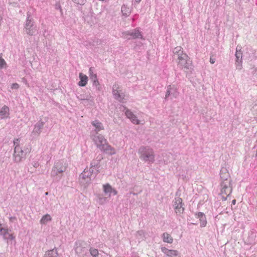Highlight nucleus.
<instances>
[{
  "mask_svg": "<svg viewBox=\"0 0 257 257\" xmlns=\"http://www.w3.org/2000/svg\"><path fill=\"white\" fill-rule=\"evenodd\" d=\"M52 217L50 214H47L42 216L40 222L42 224H46L48 222L51 221Z\"/></svg>",
  "mask_w": 257,
  "mask_h": 257,
  "instance_id": "obj_27",
  "label": "nucleus"
},
{
  "mask_svg": "<svg viewBox=\"0 0 257 257\" xmlns=\"http://www.w3.org/2000/svg\"><path fill=\"white\" fill-rule=\"evenodd\" d=\"M103 191L105 194H110L112 191V187L109 184H106L103 185Z\"/></svg>",
  "mask_w": 257,
  "mask_h": 257,
  "instance_id": "obj_29",
  "label": "nucleus"
},
{
  "mask_svg": "<svg viewBox=\"0 0 257 257\" xmlns=\"http://www.w3.org/2000/svg\"><path fill=\"white\" fill-rule=\"evenodd\" d=\"M10 220L11 221H13L14 220H16V218L15 217H11L10 218Z\"/></svg>",
  "mask_w": 257,
  "mask_h": 257,
  "instance_id": "obj_49",
  "label": "nucleus"
},
{
  "mask_svg": "<svg viewBox=\"0 0 257 257\" xmlns=\"http://www.w3.org/2000/svg\"><path fill=\"white\" fill-rule=\"evenodd\" d=\"M90 253L93 257H97L98 255V251L97 249L92 247L89 249Z\"/></svg>",
  "mask_w": 257,
  "mask_h": 257,
  "instance_id": "obj_32",
  "label": "nucleus"
},
{
  "mask_svg": "<svg viewBox=\"0 0 257 257\" xmlns=\"http://www.w3.org/2000/svg\"><path fill=\"white\" fill-rule=\"evenodd\" d=\"M220 175L222 181H231L230 180L229 174L226 168H223L221 169Z\"/></svg>",
  "mask_w": 257,
  "mask_h": 257,
  "instance_id": "obj_20",
  "label": "nucleus"
},
{
  "mask_svg": "<svg viewBox=\"0 0 257 257\" xmlns=\"http://www.w3.org/2000/svg\"><path fill=\"white\" fill-rule=\"evenodd\" d=\"M215 62V59L214 58L210 57V62L211 64H214Z\"/></svg>",
  "mask_w": 257,
  "mask_h": 257,
  "instance_id": "obj_44",
  "label": "nucleus"
},
{
  "mask_svg": "<svg viewBox=\"0 0 257 257\" xmlns=\"http://www.w3.org/2000/svg\"><path fill=\"white\" fill-rule=\"evenodd\" d=\"M91 172H88V168L84 169L83 172L80 175L79 181L81 184L87 186L91 183Z\"/></svg>",
  "mask_w": 257,
  "mask_h": 257,
  "instance_id": "obj_8",
  "label": "nucleus"
},
{
  "mask_svg": "<svg viewBox=\"0 0 257 257\" xmlns=\"http://www.w3.org/2000/svg\"><path fill=\"white\" fill-rule=\"evenodd\" d=\"M19 87V84L17 83H13L11 85V88L13 89H18Z\"/></svg>",
  "mask_w": 257,
  "mask_h": 257,
  "instance_id": "obj_40",
  "label": "nucleus"
},
{
  "mask_svg": "<svg viewBox=\"0 0 257 257\" xmlns=\"http://www.w3.org/2000/svg\"><path fill=\"white\" fill-rule=\"evenodd\" d=\"M91 138L97 148L101 151L110 155L116 154L115 149L108 144L107 140L102 135L98 134H91Z\"/></svg>",
  "mask_w": 257,
  "mask_h": 257,
  "instance_id": "obj_1",
  "label": "nucleus"
},
{
  "mask_svg": "<svg viewBox=\"0 0 257 257\" xmlns=\"http://www.w3.org/2000/svg\"><path fill=\"white\" fill-rule=\"evenodd\" d=\"M111 193H112L114 195H115L117 194V192L116 190H115L114 188H112V191Z\"/></svg>",
  "mask_w": 257,
  "mask_h": 257,
  "instance_id": "obj_47",
  "label": "nucleus"
},
{
  "mask_svg": "<svg viewBox=\"0 0 257 257\" xmlns=\"http://www.w3.org/2000/svg\"><path fill=\"white\" fill-rule=\"evenodd\" d=\"M162 237L163 238V240L165 242L172 243L173 241V238L168 233L165 232L162 234Z\"/></svg>",
  "mask_w": 257,
  "mask_h": 257,
  "instance_id": "obj_26",
  "label": "nucleus"
},
{
  "mask_svg": "<svg viewBox=\"0 0 257 257\" xmlns=\"http://www.w3.org/2000/svg\"><path fill=\"white\" fill-rule=\"evenodd\" d=\"M1 226L2 225L0 224V234L3 236L5 239L13 240L15 238L12 234L9 233L8 229L3 228Z\"/></svg>",
  "mask_w": 257,
  "mask_h": 257,
  "instance_id": "obj_18",
  "label": "nucleus"
},
{
  "mask_svg": "<svg viewBox=\"0 0 257 257\" xmlns=\"http://www.w3.org/2000/svg\"><path fill=\"white\" fill-rule=\"evenodd\" d=\"M24 30L26 33L30 36L35 35L38 29L36 26H34V22L33 18L29 15H27V18L25 24Z\"/></svg>",
  "mask_w": 257,
  "mask_h": 257,
  "instance_id": "obj_5",
  "label": "nucleus"
},
{
  "mask_svg": "<svg viewBox=\"0 0 257 257\" xmlns=\"http://www.w3.org/2000/svg\"><path fill=\"white\" fill-rule=\"evenodd\" d=\"M90 80L92 81V83L94 81L96 82V81L98 80L96 74H91V75L90 76Z\"/></svg>",
  "mask_w": 257,
  "mask_h": 257,
  "instance_id": "obj_39",
  "label": "nucleus"
},
{
  "mask_svg": "<svg viewBox=\"0 0 257 257\" xmlns=\"http://www.w3.org/2000/svg\"><path fill=\"white\" fill-rule=\"evenodd\" d=\"M179 94L176 87L174 85H170L167 87L165 99H167L169 97L171 99L176 98Z\"/></svg>",
  "mask_w": 257,
  "mask_h": 257,
  "instance_id": "obj_10",
  "label": "nucleus"
},
{
  "mask_svg": "<svg viewBox=\"0 0 257 257\" xmlns=\"http://www.w3.org/2000/svg\"><path fill=\"white\" fill-rule=\"evenodd\" d=\"M93 168H90L89 169H88V172H91V175H92V174L93 173Z\"/></svg>",
  "mask_w": 257,
  "mask_h": 257,
  "instance_id": "obj_46",
  "label": "nucleus"
},
{
  "mask_svg": "<svg viewBox=\"0 0 257 257\" xmlns=\"http://www.w3.org/2000/svg\"><path fill=\"white\" fill-rule=\"evenodd\" d=\"M141 0H135V3H139L141 2Z\"/></svg>",
  "mask_w": 257,
  "mask_h": 257,
  "instance_id": "obj_51",
  "label": "nucleus"
},
{
  "mask_svg": "<svg viewBox=\"0 0 257 257\" xmlns=\"http://www.w3.org/2000/svg\"><path fill=\"white\" fill-rule=\"evenodd\" d=\"M44 257H58L57 251L55 249L48 250L46 252Z\"/></svg>",
  "mask_w": 257,
  "mask_h": 257,
  "instance_id": "obj_28",
  "label": "nucleus"
},
{
  "mask_svg": "<svg viewBox=\"0 0 257 257\" xmlns=\"http://www.w3.org/2000/svg\"><path fill=\"white\" fill-rule=\"evenodd\" d=\"M81 103H82L84 105H92L93 102V103H89L87 101H81Z\"/></svg>",
  "mask_w": 257,
  "mask_h": 257,
  "instance_id": "obj_43",
  "label": "nucleus"
},
{
  "mask_svg": "<svg viewBox=\"0 0 257 257\" xmlns=\"http://www.w3.org/2000/svg\"><path fill=\"white\" fill-rule=\"evenodd\" d=\"M121 12L123 15L127 16L131 13V10L127 6L123 5L121 7Z\"/></svg>",
  "mask_w": 257,
  "mask_h": 257,
  "instance_id": "obj_31",
  "label": "nucleus"
},
{
  "mask_svg": "<svg viewBox=\"0 0 257 257\" xmlns=\"http://www.w3.org/2000/svg\"><path fill=\"white\" fill-rule=\"evenodd\" d=\"M235 203H236V200L233 199V200L232 201V204H233V205H234V204H235Z\"/></svg>",
  "mask_w": 257,
  "mask_h": 257,
  "instance_id": "obj_50",
  "label": "nucleus"
},
{
  "mask_svg": "<svg viewBox=\"0 0 257 257\" xmlns=\"http://www.w3.org/2000/svg\"><path fill=\"white\" fill-rule=\"evenodd\" d=\"M79 77L80 79V81L78 82L79 86H85L87 83L88 77L82 73H79Z\"/></svg>",
  "mask_w": 257,
  "mask_h": 257,
  "instance_id": "obj_25",
  "label": "nucleus"
},
{
  "mask_svg": "<svg viewBox=\"0 0 257 257\" xmlns=\"http://www.w3.org/2000/svg\"><path fill=\"white\" fill-rule=\"evenodd\" d=\"M67 166L63 160L56 161L51 172V176L55 180H59L63 172L66 171Z\"/></svg>",
  "mask_w": 257,
  "mask_h": 257,
  "instance_id": "obj_3",
  "label": "nucleus"
},
{
  "mask_svg": "<svg viewBox=\"0 0 257 257\" xmlns=\"http://www.w3.org/2000/svg\"><path fill=\"white\" fill-rule=\"evenodd\" d=\"M48 192H46V195H48Z\"/></svg>",
  "mask_w": 257,
  "mask_h": 257,
  "instance_id": "obj_54",
  "label": "nucleus"
},
{
  "mask_svg": "<svg viewBox=\"0 0 257 257\" xmlns=\"http://www.w3.org/2000/svg\"><path fill=\"white\" fill-rule=\"evenodd\" d=\"M26 153H25L22 148H16L14 149L13 160L16 163H19L25 158Z\"/></svg>",
  "mask_w": 257,
  "mask_h": 257,
  "instance_id": "obj_9",
  "label": "nucleus"
},
{
  "mask_svg": "<svg viewBox=\"0 0 257 257\" xmlns=\"http://www.w3.org/2000/svg\"><path fill=\"white\" fill-rule=\"evenodd\" d=\"M176 62L178 67L185 72H188L193 69L192 60L187 54L176 58Z\"/></svg>",
  "mask_w": 257,
  "mask_h": 257,
  "instance_id": "obj_4",
  "label": "nucleus"
},
{
  "mask_svg": "<svg viewBox=\"0 0 257 257\" xmlns=\"http://www.w3.org/2000/svg\"><path fill=\"white\" fill-rule=\"evenodd\" d=\"M38 164L37 163H35V165H34V166L35 167H38Z\"/></svg>",
  "mask_w": 257,
  "mask_h": 257,
  "instance_id": "obj_52",
  "label": "nucleus"
},
{
  "mask_svg": "<svg viewBox=\"0 0 257 257\" xmlns=\"http://www.w3.org/2000/svg\"><path fill=\"white\" fill-rule=\"evenodd\" d=\"M9 115V108L7 106H4L0 109V118H7Z\"/></svg>",
  "mask_w": 257,
  "mask_h": 257,
  "instance_id": "obj_24",
  "label": "nucleus"
},
{
  "mask_svg": "<svg viewBox=\"0 0 257 257\" xmlns=\"http://www.w3.org/2000/svg\"><path fill=\"white\" fill-rule=\"evenodd\" d=\"M130 119L134 124H139L140 123L139 120L137 118V116L135 114H134V115H133V116L131 117Z\"/></svg>",
  "mask_w": 257,
  "mask_h": 257,
  "instance_id": "obj_35",
  "label": "nucleus"
},
{
  "mask_svg": "<svg viewBox=\"0 0 257 257\" xmlns=\"http://www.w3.org/2000/svg\"><path fill=\"white\" fill-rule=\"evenodd\" d=\"M91 124L95 127L94 131L91 132V134H98L99 132L104 130L102 123L97 120L92 121Z\"/></svg>",
  "mask_w": 257,
  "mask_h": 257,
  "instance_id": "obj_17",
  "label": "nucleus"
},
{
  "mask_svg": "<svg viewBox=\"0 0 257 257\" xmlns=\"http://www.w3.org/2000/svg\"><path fill=\"white\" fill-rule=\"evenodd\" d=\"M124 109L125 110V115L128 118L130 119L131 117H132L134 114H133V113L131 110L126 108L125 107H124Z\"/></svg>",
  "mask_w": 257,
  "mask_h": 257,
  "instance_id": "obj_34",
  "label": "nucleus"
},
{
  "mask_svg": "<svg viewBox=\"0 0 257 257\" xmlns=\"http://www.w3.org/2000/svg\"><path fill=\"white\" fill-rule=\"evenodd\" d=\"M89 74H90V76L91 75V74H94L93 73V68L92 67L90 68H89Z\"/></svg>",
  "mask_w": 257,
  "mask_h": 257,
  "instance_id": "obj_45",
  "label": "nucleus"
},
{
  "mask_svg": "<svg viewBox=\"0 0 257 257\" xmlns=\"http://www.w3.org/2000/svg\"><path fill=\"white\" fill-rule=\"evenodd\" d=\"M102 159V156L101 155H99L95 160H92L90 163L91 168H94L96 169L95 177L99 172V168L100 167V162Z\"/></svg>",
  "mask_w": 257,
  "mask_h": 257,
  "instance_id": "obj_16",
  "label": "nucleus"
},
{
  "mask_svg": "<svg viewBox=\"0 0 257 257\" xmlns=\"http://www.w3.org/2000/svg\"><path fill=\"white\" fill-rule=\"evenodd\" d=\"M14 146H15V148H21L20 146V140L19 139H16L14 140Z\"/></svg>",
  "mask_w": 257,
  "mask_h": 257,
  "instance_id": "obj_37",
  "label": "nucleus"
},
{
  "mask_svg": "<svg viewBox=\"0 0 257 257\" xmlns=\"http://www.w3.org/2000/svg\"><path fill=\"white\" fill-rule=\"evenodd\" d=\"M232 192L231 181H222L221 183L220 195L223 200H225Z\"/></svg>",
  "mask_w": 257,
  "mask_h": 257,
  "instance_id": "obj_6",
  "label": "nucleus"
},
{
  "mask_svg": "<svg viewBox=\"0 0 257 257\" xmlns=\"http://www.w3.org/2000/svg\"><path fill=\"white\" fill-rule=\"evenodd\" d=\"M136 236L138 238L139 241L143 240L145 237V233L144 231L139 230L137 231L136 233Z\"/></svg>",
  "mask_w": 257,
  "mask_h": 257,
  "instance_id": "obj_30",
  "label": "nucleus"
},
{
  "mask_svg": "<svg viewBox=\"0 0 257 257\" xmlns=\"http://www.w3.org/2000/svg\"><path fill=\"white\" fill-rule=\"evenodd\" d=\"M124 34L125 35V38L128 39H130L127 37L128 36H132L133 39L140 38L142 39H144L142 35L141 34V33L138 29H134L132 31H127L125 32Z\"/></svg>",
  "mask_w": 257,
  "mask_h": 257,
  "instance_id": "obj_12",
  "label": "nucleus"
},
{
  "mask_svg": "<svg viewBox=\"0 0 257 257\" xmlns=\"http://www.w3.org/2000/svg\"><path fill=\"white\" fill-rule=\"evenodd\" d=\"M196 216L200 220V226L201 227H205L207 224L206 216L202 212H198L196 214Z\"/></svg>",
  "mask_w": 257,
  "mask_h": 257,
  "instance_id": "obj_23",
  "label": "nucleus"
},
{
  "mask_svg": "<svg viewBox=\"0 0 257 257\" xmlns=\"http://www.w3.org/2000/svg\"><path fill=\"white\" fill-rule=\"evenodd\" d=\"M182 200L181 198L178 197L175 198L174 203L175 210L176 213H182L184 211V208L182 207Z\"/></svg>",
  "mask_w": 257,
  "mask_h": 257,
  "instance_id": "obj_15",
  "label": "nucleus"
},
{
  "mask_svg": "<svg viewBox=\"0 0 257 257\" xmlns=\"http://www.w3.org/2000/svg\"><path fill=\"white\" fill-rule=\"evenodd\" d=\"M74 3L78 5H83L86 2V0H72Z\"/></svg>",
  "mask_w": 257,
  "mask_h": 257,
  "instance_id": "obj_38",
  "label": "nucleus"
},
{
  "mask_svg": "<svg viewBox=\"0 0 257 257\" xmlns=\"http://www.w3.org/2000/svg\"><path fill=\"white\" fill-rule=\"evenodd\" d=\"M252 74L254 78L257 80V68L253 70Z\"/></svg>",
  "mask_w": 257,
  "mask_h": 257,
  "instance_id": "obj_41",
  "label": "nucleus"
},
{
  "mask_svg": "<svg viewBox=\"0 0 257 257\" xmlns=\"http://www.w3.org/2000/svg\"><path fill=\"white\" fill-rule=\"evenodd\" d=\"M92 83H93V86L95 87V88L97 90L100 91L101 89V87L100 85L98 80L96 81V82L94 81Z\"/></svg>",
  "mask_w": 257,
  "mask_h": 257,
  "instance_id": "obj_36",
  "label": "nucleus"
},
{
  "mask_svg": "<svg viewBox=\"0 0 257 257\" xmlns=\"http://www.w3.org/2000/svg\"><path fill=\"white\" fill-rule=\"evenodd\" d=\"M134 195H136L137 194L135 193H133Z\"/></svg>",
  "mask_w": 257,
  "mask_h": 257,
  "instance_id": "obj_53",
  "label": "nucleus"
},
{
  "mask_svg": "<svg viewBox=\"0 0 257 257\" xmlns=\"http://www.w3.org/2000/svg\"><path fill=\"white\" fill-rule=\"evenodd\" d=\"M173 56L175 58H178V57H181L183 56V55L185 54L186 53L184 52L183 48L180 46H177L174 48L173 50Z\"/></svg>",
  "mask_w": 257,
  "mask_h": 257,
  "instance_id": "obj_22",
  "label": "nucleus"
},
{
  "mask_svg": "<svg viewBox=\"0 0 257 257\" xmlns=\"http://www.w3.org/2000/svg\"><path fill=\"white\" fill-rule=\"evenodd\" d=\"M140 158L148 163H153L155 160V153L154 150L149 147H141L138 151Z\"/></svg>",
  "mask_w": 257,
  "mask_h": 257,
  "instance_id": "obj_2",
  "label": "nucleus"
},
{
  "mask_svg": "<svg viewBox=\"0 0 257 257\" xmlns=\"http://www.w3.org/2000/svg\"><path fill=\"white\" fill-rule=\"evenodd\" d=\"M119 87L117 84H114L112 87V93L115 99L121 101L123 97L120 94Z\"/></svg>",
  "mask_w": 257,
  "mask_h": 257,
  "instance_id": "obj_19",
  "label": "nucleus"
},
{
  "mask_svg": "<svg viewBox=\"0 0 257 257\" xmlns=\"http://www.w3.org/2000/svg\"><path fill=\"white\" fill-rule=\"evenodd\" d=\"M241 47L240 46H237L236 49V67L237 69L240 70L242 68V53L241 52Z\"/></svg>",
  "mask_w": 257,
  "mask_h": 257,
  "instance_id": "obj_11",
  "label": "nucleus"
},
{
  "mask_svg": "<svg viewBox=\"0 0 257 257\" xmlns=\"http://www.w3.org/2000/svg\"><path fill=\"white\" fill-rule=\"evenodd\" d=\"M77 98L81 101H87L89 103L93 102V98L90 95L79 94L77 95Z\"/></svg>",
  "mask_w": 257,
  "mask_h": 257,
  "instance_id": "obj_21",
  "label": "nucleus"
},
{
  "mask_svg": "<svg viewBox=\"0 0 257 257\" xmlns=\"http://www.w3.org/2000/svg\"><path fill=\"white\" fill-rule=\"evenodd\" d=\"M44 122L41 120L37 122L35 124L33 131L32 132V135H34V136H39L42 132V130L44 127Z\"/></svg>",
  "mask_w": 257,
  "mask_h": 257,
  "instance_id": "obj_13",
  "label": "nucleus"
},
{
  "mask_svg": "<svg viewBox=\"0 0 257 257\" xmlns=\"http://www.w3.org/2000/svg\"><path fill=\"white\" fill-rule=\"evenodd\" d=\"M87 23H89L91 26H92V25H94V23H95V22L93 20H92L91 22H89L88 20H87Z\"/></svg>",
  "mask_w": 257,
  "mask_h": 257,
  "instance_id": "obj_48",
  "label": "nucleus"
},
{
  "mask_svg": "<svg viewBox=\"0 0 257 257\" xmlns=\"http://www.w3.org/2000/svg\"><path fill=\"white\" fill-rule=\"evenodd\" d=\"M161 250L167 257H180L179 253L176 250L169 249L166 247H163L161 248Z\"/></svg>",
  "mask_w": 257,
  "mask_h": 257,
  "instance_id": "obj_14",
  "label": "nucleus"
},
{
  "mask_svg": "<svg viewBox=\"0 0 257 257\" xmlns=\"http://www.w3.org/2000/svg\"><path fill=\"white\" fill-rule=\"evenodd\" d=\"M7 63L5 60L2 57V54H0V69L6 67Z\"/></svg>",
  "mask_w": 257,
  "mask_h": 257,
  "instance_id": "obj_33",
  "label": "nucleus"
},
{
  "mask_svg": "<svg viewBox=\"0 0 257 257\" xmlns=\"http://www.w3.org/2000/svg\"><path fill=\"white\" fill-rule=\"evenodd\" d=\"M87 244L81 240L77 241L75 243V251L79 256L83 255L87 251Z\"/></svg>",
  "mask_w": 257,
  "mask_h": 257,
  "instance_id": "obj_7",
  "label": "nucleus"
},
{
  "mask_svg": "<svg viewBox=\"0 0 257 257\" xmlns=\"http://www.w3.org/2000/svg\"><path fill=\"white\" fill-rule=\"evenodd\" d=\"M105 199H106V198L105 197L99 198V203L103 204L105 202Z\"/></svg>",
  "mask_w": 257,
  "mask_h": 257,
  "instance_id": "obj_42",
  "label": "nucleus"
}]
</instances>
